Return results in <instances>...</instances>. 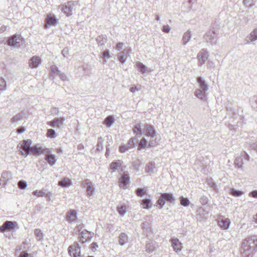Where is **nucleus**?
<instances>
[{
  "mask_svg": "<svg viewBox=\"0 0 257 257\" xmlns=\"http://www.w3.org/2000/svg\"><path fill=\"white\" fill-rule=\"evenodd\" d=\"M227 111L229 115H231V119L229 120V128L233 132L236 131V126L241 127L244 123L242 116V110L238 108L234 109L231 106H227Z\"/></svg>",
  "mask_w": 257,
  "mask_h": 257,
  "instance_id": "1",
  "label": "nucleus"
},
{
  "mask_svg": "<svg viewBox=\"0 0 257 257\" xmlns=\"http://www.w3.org/2000/svg\"><path fill=\"white\" fill-rule=\"evenodd\" d=\"M257 236L253 235L246 238L241 244L240 253L242 257H252L256 251Z\"/></svg>",
  "mask_w": 257,
  "mask_h": 257,
  "instance_id": "2",
  "label": "nucleus"
},
{
  "mask_svg": "<svg viewBox=\"0 0 257 257\" xmlns=\"http://www.w3.org/2000/svg\"><path fill=\"white\" fill-rule=\"evenodd\" d=\"M145 129L146 135L150 137L149 146L152 147L157 145L160 141V137L156 134L154 127L152 125L146 124Z\"/></svg>",
  "mask_w": 257,
  "mask_h": 257,
  "instance_id": "3",
  "label": "nucleus"
},
{
  "mask_svg": "<svg viewBox=\"0 0 257 257\" xmlns=\"http://www.w3.org/2000/svg\"><path fill=\"white\" fill-rule=\"evenodd\" d=\"M197 81L198 83V88L195 90L194 94L198 98L203 100L206 98L209 86L201 77H197Z\"/></svg>",
  "mask_w": 257,
  "mask_h": 257,
  "instance_id": "4",
  "label": "nucleus"
},
{
  "mask_svg": "<svg viewBox=\"0 0 257 257\" xmlns=\"http://www.w3.org/2000/svg\"><path fill=\"white\" fill-rule=\"evenodd\" d=\"M218 34L219 30L218 29H215L213 27L204 35V39L206 42L209 43L211 45H215L218 41Z\"/></svg>",
  "mask_w": 257,
  "mask_h": 257,
  "instance_id": "5",
  "label": "nucleus"
},
{
  "mask_svg": "<svg viewBox=\"0 0 257 257\" xmlns=\"http://www.w3.org/2000/svg\"><path fill=\"white\" fill-rule=\"evenodd\" d=\"M23 38L20 35L15 34L10 37L7 41L8 45L14 47H19L23 44Z\"/></svg>",
  "mask_w": 257,
  "mask_h": 257,
  "instance_id": "6",
  "label": "nucleus"
},
{
  "mask_svg": "<svg viewBox=\"0 0 257 257\" xmlns=\"http://www.w3.org/2000/svg\"><path fill=\"white\" fill-rule=\"evenodd\" d=\"M32 141L30 140H24L22 142L20 149H19L20 154L24 156H27L31 151V145Z\"/></svg>",
  "mask_w": 257,
  "mask_h": 257,
  "instance_id": "7",
  "label": "nucleus"
},
{
  "mask_svg": "<svg viewBox=\"0 0 257 257\" xmlns=\"http://www.w3.org/2000/svg\"><path fill=\"white\" fill-rule=\"evenodd\" d=\"M15 228H19L17 222L6 221L0 226V232L4 233L6 231L12 230Z\"/></svg>",
  "mask_w": 257,
  "mask_h": 257,
  "instance_id": "8",
  "label": "nucleus"
},
{
  "mask_svg": "<svg viewBox=\"0 0 257 257\" xmlns=\"http://www.w3.org/2000/svg\"><path fill=\"white\" fill-rule=\"evenodd\" d=\"M68 253L72 257H78L80 255V246L77 242H74L73 244L69 246Z\"/></svg>",
  "mask_w": 257,
  "mask_h": 257,
  "instance_id": "9",
  "label": "nucleus"
},
{
  "mask_svg": "<svg viewBox=\"0 0 257 257\" xmlns=\"http://www.w3.org/2000/svg\"><path fill=\"white\" fill-rule=\"evenodd\" d=\"M77 5V2L76 1H69L66 4L62 6V12L65 14L67 16H70L72 14V11Z\"/></svg>",
  "mask_w": 257,
  "mask_h": 257,
  "instance_id": "10",
  "label": "nucleus"
},
{
  "mask_svg": "<svg viewBox=\"0 0 257 257\" xmlns=\"http://www.w3.org/2000/svg\"><path fill=\"white\" fill-rule=\"evenodd\" d=\"M12 179V175L10 172L4 171L0 179V186L5 187L8 181Z\"/></svg>",
  "mask_w": 257,
  "mask_h": 257,
  "instance_id": "11",
  "label": "nucleus"
},
{
  "mask_svg": "<svg viewBox=\"0 0 257 257\" xmlns=\"http://www.w3.org/2000/svg\"><path fill=\"white\" fill-rule=\"evenodd\" d=\"M58 23V20L53 14H48L45 20V28L48 26H56Z\"/></svg>",
  "mask_w": 257,
  "mask_h": 257,
  "instance_id": "12",
  "label": "nucleus"
},
{
  "mask_svg": "<svg viewBox=\"0 0 257 257\" xmlns=\"http://www.w3.org/2000/svg\"><path fill=\"white\" fill-rule=\"evenodd\" d=\"M65 120V118L64 117H55L52 121H48L47 124L51 127H55L56 126L59 128L63 125Z\"/></svg>",
  "mask_w": 257,
  "mask_h": 257,
  "instance_id": "13",
  "label": "nucleus"
},
{
  "mask_svg": "<svg viewBox=\"0 0 257 257\" xmlns=\"http://www.w3.org/2000/svg\"><path fill=\"white\" fill-rule=\"evenodd\" d=\"M171 245L173 248L174 251L179 252L181 251L182 248V243L176 237H172L171 239Z\"/></svg>",
  "mask_w": 257,
  "mask_h": 257,
  "instance_id": "14",
  "label": "nucleus"
},
{
  "mask_svg": "<svg viewBox=\"0 0 257 257\" xmlns=\"http://www.w3.org/2000/svg\"><path fill=\"white\" fill-rule=\"evenodd\" d=\"M208 57V54L207 51L204 49H202L197 54V58L199 63L200 65L205 63V61L207 60Z\"/></svg>",
  "mask_w": 257,
  "mask_h": 257,
  "instance_id": "15",
  "label": "nucleus"
},
{
  "mask_svg": "<svg viewBox=\"0 0 257 257\" xmlns=\"http://www.w3.org/2000/svg\"><path fill=\"white\" fill-rule=\"evenodd\" d=\"M31 152L35 156L40 155L41 154H45V153L49 152V149L43 148L42 147H38L37 146H34L31 147Z\"/></svg>",
  "mask_w": 257,
  "mask_h": 257,
  "instance_id": "16",
  "label": "nucleus"
},
{
  "mask_svg": "<svg viewBox=\"0 0 257 257\" xmlns=\"http://www.w3.org/2000/svg\"><path fill=\"white\" fill-rule=\"evenodd\" d=\"M218 225L224 230H226L229 228L230 224L229 219L221 217L219 218L218 221Z\"/></svg>",
  "mask_w": 257,
  "mask_h": 257,
  "instance_id": "17",
  "label": "nucleus"
},
{
  "mask_svg": "<svg viewBox=\"0 0 257 257\" xmlns=\"http://www.w3.org/2000/svg\"><path fill=\"white\" fill-rule=\"evenodd\" d=\"M130 183V176L127 173H124L119 179V186L123 188H126V186Z\"/></svg>",
  "mask_w": 257,
  "mask_h": 257,
  "instance_id": "18",
  "label": "nucleus"
},
{
  "mask_svg": "<svg viewBox=\"0 0 257 257\" xmlns=\"http://www.w3.org/2000/svg\"><path fill=\"white\" fill-rule=\"evenodd\" d=\"M135 139H131L126 145H122L119 147V151L121 153H124L126 151L134 148L135 146Z\"/></svg>",
  "mask_w": 257,
  "mask_h": 257,
  "instance_id": "19",
  "label": "nucleus"
},
{
  "mask_svg": "<svg viewBox=\"0 0 257 257\" xmlns=\"http://www.w3.org/2000/svg\"><path fill=\"white\" fill-rule=\"evenodd\" d=\"M50 153L51 151L50 149H49V152L45 153V159L51 166H53L56 163L57 159L54 155L51 154Z\"/></svg>",
  "mask_w": 257,
  "mask_h": 257,
  "instance_id": "20",
  "label": "nucleus"
},
{
  "mask_svg": "<svg viewBox=\"0 0 257 257\" xmlns=\"http://www.w3.org/2000/svg\"><path fill=\"white\" fill-rule=\"evenodd\" d=\"M41 63V59L40 57L34 56L30 60L29 66L32 68H37Z\"/></svg>",
  "mask_w": 257,
  "mask_h": 257,
  "instance_id": "21",
  "label": "nucleus"
},
{
  "mask_svg": "<svg viewBox=\"0 0 257 257\" xmlns=\"http://www.w3.org/2000/svg\"><path fill=\"white\" fill-rule=\"evenodd\" d=\"M77 218V213L75 210H71L68 212L66 215V219L69 223H72Z\"/></svg>",
  "mask_w": 257,
  "mask_h": 257,
  "instance_id": "22",
  "label": "nucleus"
},
{
  "mask_svg": "<svg viewBox=\"0 0 257 257\" xmlns=\"http://www.w3.org/2000/svg\"><path fill=\"white\" fill-rule=\"evenodd\" d=\"M143 232L147 236H149L150 233L152 232L151 223L148 222H144L141 224Z\"/></svg>",
  "mask_w": 257,
  "mask_h": 257,
  "instance_id": "23",
  "label": "nucleus"
},
{
  "mask_svg": "<svg viewBox=\"0 0 257 257\" xmlns=\"http://www.w3.org/2000/svg\"><path fill=\"white\" fill-rule=\"evenodd\" d=\"M156 171V168L155 163L153 162H149L147 164L145 167V171L149 173L150 175L154 174Z\"/></svg>",
  "mask_w": 257,
  "mask_h": 257,
  "instance_id": "24",
  "label": "nucleus"
},
{
  "mask_svg": "<svg viewBox=\"0 0 257 257\" xmlns=\"http://www.w3.org/2000/svg\"><path fill=\"white\" fill-rule=\"evenodd\" d=\"M24 114L25 113L23 111L17 113L16 115H15L11 119V122L12 123H15L22 120L24 117Z\"/></svg>",
  "mask_w": 257,
  "mask_h": 257,
  "instance_id": "25",
  "label": "nucleus"
},
{
  "mask_svg": "<svg viewBox=\"0 0 257 257\" xmlns=\"http://www.w3.org/2000/svg\"><path fill=\"white\" fill-rule=\"evenodd\" d=\"M58 185L62 187H68L72 185L71 180L68 178H64L58 182Z\"/></svg>",
  "mask_w": 257,
  "mask_h": 257,
  "instance_id": "26",
  "label": "nucleus"
},
{
  "mask_svg": "<svg viewBox=\"0 0 257 257\" xmlns=\"http://www.w3.org/2000/svg\"><path fill=\"white\" fill-rule=\"evenodd\" d=\"M256 40H257V30H254L247 37L246 40L247 43H249L255 41Z\"/></svg>",
  "mask_w": 257,
  "mask_h": 257,
  "instance_id": "27",
  "label": "nucleus"
},
{
  "mask_svg": "<svg viewBox=\"0 0 257 257\" xmlns=\"http://www.w3.org/2000/svg\"><path fill=\"white\" fill-rule=\"evenodd\" d=\"M121 165V161L119 160L112 162L109 165V169L112 172L115 171Z\"/></svg>",
  "mask_w": 257,
  "mask_h": 257,
  "instance_id": "28",
  "label": "nucleus"
},
{
  "mask_svg": "<svg viewBox=\"0 0 257 257\" xmlns=\"http://www.w3.org/2000/svg\"><path fill=\"white\" fill-rule=\"evenodd\" d=\"M119 243L120 245H123L128 242V237L125 233H121L119 235Z\"/></svg>",
  "mask_w": 257,
  "mask_h": 257,
  "instance_id": "29",
  "label": "nucleus"
},
{
  "mask_svg": "<svg viewBox=\"0 0 257 257\" xmlns=\"http://www.w3.org/2000/svg\"><path fill=\"white\" fill-rule=\"evenodd\" d=\"M46 190L42 189L40 191L35 190L33 192V194L37 196V197H43L46 196V197H48L50 199V195L46 193Z\"/></svg>",
  "mask_w": 257,
  "mask_h": 257,
  "instance_id": "30",
  "label": "nucleus"
},
{
  "mask_svg": "<svg viewBox=\"0 0 257 257\" xmlns=\"http://www.w3.org/2000/svg\"><path fill=\"white\" fill-rule=\"evenodd\" d=\"M155 249V243L152 241H148L146 245V250L148 252H153Z\"/></svg>",
  "mask_w": 257,
  "mask_h": 257,
  "instance_id": "31",
  "label": "nucleus"
},
{
  "mask_svg": "<svg viewBox=\"0 0 257 257\" xmlns=\"http://www.w3.org/2000/svg\"><path fill=\"white\" fill-rule=\"evenodd\" d=\"M191 33L189 31L186 32L182 37V44L183 45H185L190 40L191 38Z\"/></svg>",
  "mask_w": 257,
  "mask_h": 257,
  "instance_id": "32",
  "label": "nucleus"
},
{
  "mask_svg": "<svg viewBox=\"0 0 257 257\" xmlns=\"http://www.w3.org/2000/svg\"><path fill=\"white\" fill-rule=\"evenodd\" d=\"M136 66L138 70L142 74H144L147 71V67L143 63L140 62H137Z\"/></svg>",
  "mask_w": 257,
  "mask_h": 257,
  "instance_id": "33",
  "label": "nucleus"
},
{
  "mask_svg": "<svg viewBox=\"0 0 257 257\" xmlns=\"http://www.w3.org/2000/svg\"><path fill=\"white\" fill-rule=\"evenodd\" d=\"M243 164V159L241 157H238L235 158L234 161V165L235 168H240Z\"/></svg>",
  "mask_w": 257,
  "mask_h": 257,
  "instance_id": "34",
  "label": "nucleus"
},
{
  "mask_svg": "<svg viewBox=\"0 0 257 257\" xmlns=\"http://www.w3.org/2000/svg\"><path fill=\"white\" fill-rule=\"evenodd\" d=\"M162 194L163 195V198H164L165 201L170 203H172L174 201L175 198L173 197V194L167 193H163Z\"/></svg>",
  "mask_w": 257,
  "mask_h": 257,
  "instance_id": "35",
  "label": "nucleus"
},
{
  "mask_svg": "<svg viewBox=\"0 0 257 257\" xmlns=\"http://www.w3.org/2000/svg\"><path fill=\"white\" fill-rule=\"evenodd\" d=\"M88 237V232L86 230L82 231L79 234L80 241L81 242V243L84 242L83 239H85L86 241Z\"/></svg>",
  "mask_w": 257,
  "mask_h": 257,
  "instance_id": "36",
  "label": "nucleus"
},
{
  "mask_svg": "<svg viewBox=\"0 0 257 257\" xmlns=\"http://www.w3.org/2000/svg\"><path fill=\"white\" fill-rule=\"evenodd\" d=\"M60 73V71L59 70L57 66L54 65L51 67V72L50 74L51 77L54 76H58Z\"/></svg>",
  "mask_w": 257,
  "mask_h": 257,
  "instance_id": "37",
  "label": "nucleus"
},
{
  "mask_svg": "<svg viewBox=\"0 0 257 257\" xmlns=\"http://www.w3.org/2000/svg\"><path fill=\"white\" fill-rule=\"evenodd\" d=\"M34 234L38 240H42L44 238L43 232L40 229H36L34 231Z\"/></svg>",
  "mask_w": 257,
  "mask_h": 257,
  "instance_id": "38",
  "label": "nucleus"
},
{
  "mask_svg": "<svg viewBox=\"0 0 257 257\" xmlns=\"http://www.w3.org/2000/svg\"><path fill=\"white\" fill-rule=\"evenodd\" d=\"M96 41L99 46H102L106 42V37L103 35L99 36L96 38Z\"/></svg>",
  "mask_w": 257,
  "mask_h": 257,
  "instance_id": "39",
  "label": "nucleus"
},
{
  "mask_svg": "<svg viewBox=\"0 0 257 257\" xmlns=\"http://www.w3.org/2000/svg\"><path fill=\"white\" fill-rule=\"evenodd\" d=\"M141 205L144 208L149 209L151 207V200L149 199H144L142 201Z\"/></svg>",
  "mask_w": 257,
  "mask_h": 257,
  "instance_id": "40",
  "label": "nucleus"
},
{
  "mask_svg": "<svg viewBox=\"0 0 257 257\" xmlns=\"http://www.w3.org/2000/svg\"><path fill=\"white\" fill-rule=\"evenodd\" d=\"M117 211L118 212L119 215L121 216H123L126 213V207L124 205H121L120 206H117L116 208Z\"/></svg>",
  "mask_w": 257,
  "mask_h": 257,
  "instance_id": "41",
  "label": "nucleus"
},
{
  "mask_svg": "<svg viewBox=\"0 0 257 257\" xmlns=\"http://www.w3.org/2000/svg\"><path fill=\"white\" fill-rule=\"evenodd\" d=\"M103 141H104V140L101 137H99L98 138L97 148H96V150L98 151H100V150H102L103 149Z\"/></svg>",
  "mask_w": 257,
  "mask_h": 257,
  "instance_id": "42",
  "label": "nucleus"
},
{
  "mask_svg": "<svg viewBox=\"0 0 257 257\" xmlns=\"http://www.w3.org/2000/svg\"><path fill=\"white\" fill-rule=\"evenodd\" d=\"M230 193L235 197H239L243 194V192L240 190H236L235 189L232 188L230 190Z\"/></svg>",
  "mask_w": 257,
  "mask_h": 257,
  "instance_id": "43",
  "label": "nucleus"
},
{
  "mask_svg": "<svg viewBox=\"0 0 257 257\" xmlns=\"http://www.w3.org/2000/svg\"><path fill=\"white\" fill-rule=\"evenodd\" d=\"M133 131L134 133L136 134L137 135H142V130L140 124L138 123L136 124L133 129Z\"/></svg>",
  "mask_w": 257,
  "mask_h": 257,
  "instance_id": "44",
  "label": "nucleus"
},
{
  "mask_svg": "<svg viewBox=\"0 0 257 257\" xmlns=\"http://www.w3.org/2000/svg\"><path fill=\"white\" fill-rule=\"evenodd\" d=\"M94 185L93 183L90 184V185H89L88 186L86 187V192L87 195L91 196L92 195L94 191Z\"/></svg>",
  "mask_w": 257,
  "mask_h": 257,
  "instance_id": "45",
  "label": "nucleus"
},
{
  "mask_svg": "<svg viewBox=\"0 0 257 257\" xmlns=\"http://www.w3.org/2000/svg\"><path fill=\"white\" fill-rule=\"evenodd\" d=\"M180 204L184 206H188L189 205L190 201L187 198L183 196L180 197Z\"/></svg>",
  "mask_w": 257,
  "mask_h": 257,
  "instance_id": "46",
  "label": "nucleus"
},
{
  "mask_svg": "<svg viewBox=\"0 0 257 257\" xmlns=\"http://www.w3.org/2000/svg\"><path fill=\"white\" fill-rule=\"evenodd\" d=\"M148 142L145 138H143L139 144V149L141 150L145 148L147 145Z\"/></svg>",
  "mask_w": 257,
  "mask_h": 257,
  "instance_id": "47",
  "label": "nucleus"
},
{
  "mask_svg": "<svg viewBox=\"0 0 257 257\" xmlns=\"http://www.w3.org/2000/svg\"><path fill=\"white\" fill-rule=\"evenodd\" d=\"M113 122V118L112 116H108L104 120V123L108 127L110 126Z\"/></svg>",
  "mask_w": 257,
  "mask_h": 257,
  "instance_id": "48",
  "label": "nucleus"
},
{
  "mask_svg": "<svg viewBox=\"0 0 257 257\" xmlns=\"http://www.w3.org/2000/svg\"><path fill=\"white\" fill-rule=\"evenodd\" d=\"M256 139L254 140H252L250 142L247 143L249 147L251 149L254 150L257 152V144Z\"/></svg>",
  "mask_w": 257,
  "mask_h": 257,
  "instance_id": "49",
  "label": "nucleus"
},
{
  "mask_svg": "<svg viewBox=\"0 0 257 257\" xmlns=\"http://www.w3.org/2000/svg\"><path fill=\"white\" fill-rule=\"evenodd\" d=\"M250 102L252 107L257 110V96H253L251 97Z\"/></svg>",
  "mask_w": 257,
  "mask_h": 257,
  "instance_id": "50",
  "label": "nucleus"
},
{
  "mask_svg": "<svg viewBox=\"0 0 257 257\" xmlns=\"http://www.w3.org/2000/svg\"><path fill=\"white\" fill-rule=\"evenodd\" d=\"M47 137L50 138H54L56 137L55 131L53 129H48L47 133Z\"/></svg>",
  "mask_w": 257,
  "mask_h": 257,
  "instance_id": "51",
  "label": "nucleus"
},
{
  "mask_svg": "<svg viewBox=\"0 0 257 257\" xmlns=\"http://www.w3.org/2000/svg\"><path fill=\"white\" fill-rule=\"evenodd\" d=\"M18 186L19 189H25L27 186V183L24 180H20L18 183Z\"/></svg>",
  "mask_w": 257,
  "mask_h": 257,
  "instance_id": "52",
  "label": "nucleus"
},
{
  "mask_svg": "<svg viewBox=\"0 0 257 257\" xmlns=\"http://www.w3.org/2000/svg\"><path fill=\"white\" fill-rule=\"evenodd\" d=\"M141 164V162L139 160H136L133 163V167L134 169L137 171L138 172L139 170V167Z\"/></svg>",
  "mask_w": 257,
  "mask_h": 257,
  "instance_id": "53",
  "label": "nucleus"
},
{
  "mask_svg": "<svg viewBox=\"0 0 257 257\" xmlns=\"http://www.w3.org/2000/svg\"><path fill=\"white\" fill-rule=\"evenodd\" d=\"M6 89V82L3 78H0V90H5Z\"/></svg>",
  "mask_w": 257,
  "mask_h": 257,
  "instance_id": "54",
  "label": "nucleus"
},
{
  "mask_svg": "<svg viewBox=\"0 0 257 257\" xmlns=\"http://www.w3.org/2000/svg\"><path fill=\"white\" fill-rule=\"evenodd\" d=\"M165 199L163 198V195L161 194V196L157 201V203L160 206V208H162L165 204Z\"/></svg>",
  "mask_w": 257,
  "mask_h": 257,
  "instance_id": "55",
  "label": "nucleus"
},
{
  "mask_svg": "<svg viewBox=\"0 0 257 257\" xmlns=\"http://www.w3.org/2000/svg\"><path fill=\"white\" fill-rule=\"evenodd\" d=\"M208 199L205 196H202L200 198V202L202 205H206L208 203Z\"/></svg>",
  "mask_w": 257,
  "mask_h": 257,
  "instance_id": "56",
  "label": "nucleus"
},
{
  "mask_svg": "<svg viewBox=\"0 0 257 257\" xmlns=\"http://www.w3.org/2000/svg\"><path fill=\"white\" fill-rule=\"evenodd\" d=\"M145 193V190L143 188H138L136 190V194L140 197L143 196Z\"/></svg>",
  "mask_w": 257,
  "mask_h": 257,
  "instance_id": "57",
  "label": "nucleus"
},
{
  "mask_svg": "<svg viewBox=\"0 0 257 257\" xmlns=\"http://www.w3.org/2000/svg\"><path fill=\"white\" fill-rule=\"evenodd\" d=\"M243 4L247 7H250L253 5V0H243Z\"/></svg>",
  "mask_w": 257,
  "mask_h": 257,
  "instance_id": "58",
  "label": "nucleus"
},
{
  "mask_svg": "<svg viewBox=\"0 0 257 257\" xmlns=\"http://www.w3.org/2000/svg\"><path fill=\"white\" fill-rule=\"evenodd\" d=\"M101 57L104 59H108L109 58V51L108 50H105L102 53Z\"/></svg>",
  "mask_w": 257,
  "mask_h": 257,
  "instance_id": "59",
  "label": "nucleus"
},
{
  "mask_svg": "<svg viewBox=\"0 0 257 257\" xmlns=\"http://www.w3.org/2000/svg\"><path fill=\"white\" fill-rule=\"evenodd\" d=\"M62 54L64 57L67 58L69 54V49L67 47H65L62 50Z\"/></svg>",
  "mask_w": 257,
  "mask_h": 257,
  "instance_id": "60",
  "label": "nucleus"
},
{
  "mask_svg": "<svg viewBox=\"0 0 257 257\" xmlns=\"http://www.w3.org/2000/svg\"><path fill=\"white\" fill-rule=\"evenodd\" d=\"M92 183L91 182H90L88 179H86L84 181H83V182H82L81 185L83 187L86 188L87 186H88L89 185H90V184H92Z\"/></svg>",
  "mask_w": 257,
  "mask_h": 257,
  "instance_id": "61",
  "label": "nucleus"
},
{
  "mask_svg": "<svg viewBox=\"0 0 257 257\" xmlns=\"http://www.w3.org/2000/svg\"><path fill=\"white\" fill-rule=\"evenodd\" d=\"M118 59L122 64H123L126 60V58H125L122 56H120L118 54Z\"/></svg>",
  "mask_w": 257,
  "mask_h": 257,
  "instance_id": "62",
  "label": "nucleus"
},
{
  "mask_svg": "<svg viewBox=\"0 0 257 257\" xmlns=\"http://www.w3.org/2000/svg\"><path fill=\"white\" fill-rule=\"evenodd\" d=\"M162 31L168 33L170 31V27L168 25H164L162 28Z\"/></svg>",
  "mask_w": 257,
  "mask_h": 257,
  "instance_id": "63",
  "label": "nucleus"
},
{
  "mask_svg": "<svg viewBox=\"0 0 257 257\" xmlns=\"http://www.w3.org/2000/svg\"><path fill=\"white\" fill-rule=\"evenodd\" d=\"M139 90L140 88L134 85L131 86L130 88V91L132 93H135L136 91H138Z\"/></svg>",
  "mask_w": 257,
  "mask_h": 257,
  "instance_id": "64",
  "label": "nucleus"
}]
</instances>
